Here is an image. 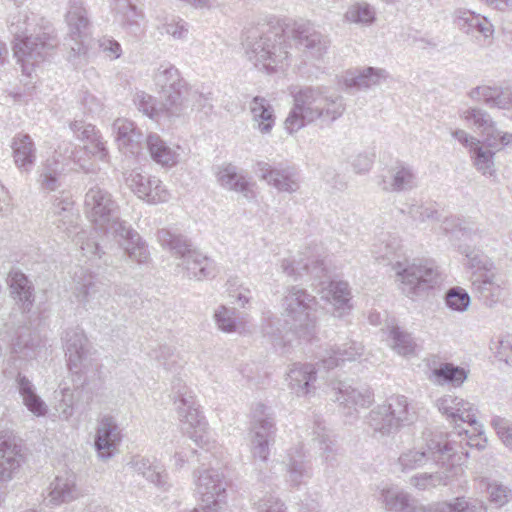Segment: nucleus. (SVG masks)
Instances as JSON below:
<instances>
[{"mask_svg": "<svg viewBox=\"0 0 512 512\" xmlns=\"http://www.w3.org/2000/svg\"><path fill=\"white\" fill-rule=\"evenodd\" d=\"M84 210L89 220L107 234L113 235L127 256L139 263H147L150 253L145 241L118 216V205L112 195L99 186L91 187L85 194Z\"/></svg>", "mask_w": 512, "mask_h": 512, "instance_id": "f257e3e1", "label": "nucleus"}, {"mask_svg": "<svg viewBox=\"0 0 512 512\" xmlns=\"http://www.w3.org/2000/svg\"><path fill=\"white\" fill-rule=\"evenodd\" d=\"M44 349V341L38 332L26 326L20 327L10 344L9 356L3 368V376L15 380L23 404L38 417L47 413V405L22 371H26L32 362L41 356Z\"/></svg>", "mask_w": 512, "mask_h": 512, "instance_id": "f03ea898", "label": "nucleus"}, {"mask_svg": "<svg viewBox=\"0 0 512 512\" xmlns=\"http://www.w3.org/2000/svg\"><path fill=\"white\" fill-rule=\"evenodd\" d=\"M44 349V341L38 332L26 326L20 327L10 344L9 356L3 368V376L15 380L23 404L38 417L47 413V405L22 371H26L32 362L41 356Z\"/></svg>", "mask_w": 512, "mask_h": 512, "instance_id": "7ed1b4c3", "label": "nucleus"}, {"mask_svg": "<svg viewBox=\"0 0 512 512\" xmlns=\"http://www.w3.org/2000/svg\"><path fill=\"white\" fill-rule=\"evenodd\" d=\"M290 93L293 97V107L284 123L289 133L297 132L315 121L330 126L341 118L346 110L343 96L328 94L327 89L321 86H303Z\"/></svg>", "mask_w": 512, "mask_h": 512, "instance_id": "20e7f679", "label": "nucleus"}, {"mask_svg": "<svg viewBox=\"0 0 512 512\" xmlns=\"http://www.w3.org/2000/svg\"><path fill=\"white\" fill-rule=\"evenodd\" d=\"M242 44L248 60L267 73L277 71L289 58L290 44L285 40V29L279 20L247 28Z\"/></svg>", "mask_w": 512, "mask_h": 512, "instance_id": "39448f33", "label": "nucleus"}, {"mask_svg": "<svg viewBox=\"0 0 512 512\" xmlns=\"http://www.w3.org/2000/svg\"><path fill=\"white\" fill-rule=\"evenodd\" d=\"M31 16L33 13L28 10H19L11 16L8 26L9 32L14 36V56L21 65L22 73L27 76L31 75L34 66L43 61L59 43L51 26H44L35 35H28Z\"/></svg>", "mask_w": 512, "mask_h": 512, "instance_id": "423d86ee", "label": "nucleus"}, {"mask_svg": "<svg viewBox=\"0 0 512 512\" xmlns=\"http://www.w3.org/2000/svg\"><path fill=\"white\" fill-rule=\"evenodd\" d=\"M316 297L297 285L289 286L281 301L285 322L298 338L311 340L316 332Z\"/></svg>", "mask_w": 512, "mask_h": 512, "instance_id": "0eeeda50", "label": "nucleus"}, {"mask_svg": "<svg viewBox=\"0 0 512 512\" xmlns=\"http://www.w3.org/2000/svg\"><path fill=\"white\" fill-rule=\"evenodd\" d=\"M68 27L63 46L67 60L79 68L88 63L90 56L91 23L83 0H70L65 15Z\"/></svg>", "mask_w": 512, "mask_h": 512, "instance_id": "6e6552de", "label": "nucleus"}, {"mask_svg": "<svg viewBox=\"0 0 512 512\" xmlns=\"http://www.w3.org/2000/svg\"><path fill=\"white\" fill-rule=\"evenodd\" d=\"M157 239L162 247L169 249L181 259L178 266L183 268L188 279L201 281L215 277V262L199 250L193 249L186 237L174 234L168 229H160L157 232Z\"/></svg>", "mask_w": 512, "mask_h": 512, "instance_id": "1a4fd4ad", "label": "nucleus"}, {"mask_svg": "<svg viewBox=\"0 0 512 512\" xmlns=\"http://www.w3.org/2000/svg\"><path fill=\"white\" fill-rule=\"evenodd\" d=\"M463 452L459 454L450 440L431 439L425 447L406 449L398 457L397 465L401 472L408 473L422 468L430 459L440 467L451 466L454 474L463 472L461 461Z\"/></svg>", "mask_w": 512, "mask_h": 512, "instance_id": "9d476101", "label": "nucleus"}, {"mask_svg": "<svg viewBox=\"0 0 512 512\" xmlns=\"http://www.w3.org/2000/svg\"><path fill=\"white\" fill-rule=\"evenodd\" d=\"M172 391L174 393L175 400L179 402L178 414L180 421L183 423V430L197 446L204 450V455L203 453L198 454L197 450L190 452L191 458L196 457V461L200 463V457L207 459V453L211 446L207 432V422L200 414L198 407H196L191 391H189L186 385L182 383L180 378L173 380Z\"/></svg>", "mask_w": 512, "mask_h": 512, "instance_id": "9b49d317", "label": "nucleus"}, {"mask_svg": "<svg viewBox=\"0 0 512 512\" xmlns=\"http://www.w3.org/2000/svg\"><path fill=\"white\" fill-rule=\"evenodd\" d=\"M52 223L56 228L72 241L79 245L83 254L88 258H102L100 245L94 239L88 237L87 232L78 227L79 215L74 209V201L68 192H61L56 196L50 210Z\"/></svg>", "mask_w": 512, "mask_h": 512, "instance_id": "f8f14e48", "label": "nucleus"}, {"mask_svg": "<svg viewBox=\"0 0 512 512\" xmlns=\"http://www.w3.org/2000/svg\"><path fill=\"white\" fill-rule=\"evenodd\" d=\"M416 420V412L404 395H392L383 404L374 407L366 416V423L374 433L389 436Z\"/></svg>", "mask_w": 512, "mask_h": 512, "instance_id": "ddd939ff", "label": "nucleus"}, {"mask_svg": "<svg viewBox=\"0 0 512 512\" xmlns=\"http://www.w3.org/2000/svg\"><path fill=\"white\" fill-rule=\"evenodd\" d=\"M393 269L401 282L402 292L409 297L420 296L440 284V272L429 259L396 261Z\"/></svg>", "mask_w": 512, "mask_h": 512, "instance_id": "4468645a", "label": "nucleus"}, {"mask_svg": "<svg viewBox=\"0 0 512 512\" xmlns=\"http://www.w3.org/2000/svg\"><path fill=\"white\" fill-rule=\"evenodd\" d=\"M154 80L160 88L162 107L167 116H180L184 111L182 95L186 86L180 79L178 69L172 65H161L154 76Z\"/></svg>", "mask_w": 512, "mask_h": 512, "instance_id": "2eb2a0df", "label": "nucleus"}, {"mask_svg": "<svg viewBox=\"0 0 512 512\" xmlns=\"http://www.w3.org/2000/svg\"><path fill=\"white\" fill-rule=\"evenodd\" d=\"M74 294L86 310H94L107 304L109 287L84 267H77L73 274Z\"/></svg>", "mask_w": 512, "mask_h": 512, "instance_id": "dca6fc26", "label": "nucleus"}, {"mask_svg": "<svg viewBox=\"0 0 512 512\" xmlns=\"http://www.w3.org/2000/svg\"><path fill=\"white\" fill-rule=\"evenodd\" d=\"M274 418L269 413V408L257 403L252 409V453L255 458L266 461L269 456V444L275 436Z\"/></svg>", "mask_w": 512, "mask_h": 512, "instance_id": "f3484780", "label": "nucleus"}, {"mask_svg": "<svg viewBox=\"0 0 512 512\" xmlns=\"http://www.w3.org/2000/svg\"><path fill=\"white\" fill-rule=\"evenodd\" d=\"M285 40L291 37L297 47L309 56L320 59L326 54L330 41L327 36L318 31L309 21H296L292 27L286 26Z\"/></svg>", "mask_w": 512, "mask_h": 512, "instance_id": "a211bd4d", "label": "nucleus"}, {"mask_svg": "<svg viewBox=\"0 0 512 512\" xmlns=\"http://www.w3.org/2000/svg\"><path fill=\"white\" fill-rule=\"evenodd\" d=\"M63 340L69 370L75 374L85 372L90 366V346L84 331L68 329Z\"/></svg>", "mask_w": 512, "mask_h": 512, "instance_id": "6ab92c4d", "label": "nucleus"}, {"mask_svg": "<svg viewBox=\"0 0 512 512\" xmlns=\"http://www.w3.org/2000/svg\"><path fill=\"white\" fill-rule=\"evenodd\" d=\"M195 485L202 503L211 504L220 511L226 498L227 483L224 475L216 469L194 471Z\"/></svg>", "mask_w": 512, "mask_h": 512, "instance_id": "aec40b11", "label": "nucleus"}, {"mask_svg": "<svg viewBox=\"0 0 512 512\" xmlns=\"http://www.w3.org/2000/svg\"><path fill=\"white\" fill-rule=\"evenodd\" d=\"M125 183L139 199L147 203L167 202L170 198V194L162 185L161 180L155 176L132 170L125 173Z\"/></svg>", "mask_w": 512, "mask_h": 512, "instance_id": "412c9836", "label": "nucleus"}, {"mask_svg": "<svg viewBox=\"0 0 512 512\" xmlns=\"http://www.w3.org/2000/svg\"><path fill=\"white\" fill-rule=\"evenodd\" d=\"M256 175L281 192L293 193L299 188V177L293 166L279 163L275 166L259 161L255 166Z\"/></svg>", "mask_w": 512, "mask_h": 512, "instance_id": "4be33fe9", "label": "nucleus"}, {"mask_svg": "<svg viewBox=\"0 0 512 512\" xmlns=\"http://www.w3.org/2000/svg\"><path fill=\"white\" fill-rule=\"evenodd\" d=\"M332 400L347 409L346 415H353L357 408L369 406L374 395L369 388H357L347 381H336L332 383Z\"/></svg>", "mask_w": 512, "mask_h": 512, "instance_id": "5701e85b", "label": "nucleus"}, {"mask_svg": "<svg viewBox=\"0 0 512 512\" xmlns=\"http://www.w3.org/2000/svg\"><path fill=\"white\" fill-rule=\"evenodd\" d=\"M282 271L294 280L302 278L304 275H310L311 278L322 282V278L327 276L328 270L325 259L319 254H314L307 249L303 257L298 260L283 259L281 263Z\"/></svg>", "mask_w": 512, "mask_h": 512, "instance_id": "b1692460", "label": "nucleus"}, {"mask_svg": "<svg viewBox=\"0 0 512 512\" xmlns=\"http://www.w3.org/2000/svg\"><path fill=\"white\" fill-rule=\"evenodd\" d=\"M121 430L112 416H104L98 423L94 439V447L99 458L109 460L112 458L121 442Z\"/></svg>", "mask_w": 512, "mask_h": 512, "instance_id": "393cba45", "label": "nucleus"}, {"mask_svg": "<svg viewBox=\"0 0 512 512\" xmlns=\"http://www.w3.org/2000/svg\"><path fill=\"white\" fill-rule=\"evenodd\" d=\"M378 185L386 192H405L417 187V177L413 168L404 162H396L381 176Z\"/></svg>", "mask_w": 512, "mask_h": 512, "instance_id": "a878e982", "label": "nucleus"}, {"mask_svg": "<svg viewBox=\"0 0 512 512\" xmlns=\"http://www.w3.org/2000/svg\"><path fill=\"white\" fill-rule=\"evenodd\" d=\"M111 11L125 32L135 39H140L144 28L140 23L143 18L142 11L131 0H109Z\"/></svg>", "mask_w": 512, "mask_h": 512, "instance_id": "bb28decb", "label": "nucleus"}, {"mask_svg": "<svg viewBox=\"0 0 512 512\" xmlns=\"http://www.w3.org/2000/svg\"><path fill=\"white\" fill-rule=\"evenodd\" d=\"M437 406L439 411L447 415L451 423H455L457 427H459L458 421L470 426L478 425L475 407L462 398L445 395L437 400Z\"/></svg>", "mask_w": 512, "mask_h": 512, "instance_id": "cd10ccee", "label": "nucleus"}, {"mask_svg": "<svg viewBox=\"0 0 512 512\" xmlns=\"http://www.w3.org/2000/svg\"><path fill=\"white\" fill-rule=\"evenodd\" d=\"M287 482L291 487L299 488L306 485L313 476L310 458L302 447L291 449L286 463Z\"/></svg>", "mask_w": 512, "mask_h": 512, "instance_id": "c85d7f7f", "label": "nucleus"}, {"mask_svg": "<svg viewBox=\"0 0 512 512\" xmlns=\"http://www.w3.org/2000/svg\"><path fill=\"white\" fill-rule=\"evenodd\" d=\"M468 96L474 101H483L490 108L510 109L512 90L508 87L482 85L471 89Z\"/></svg>", "mask_w": 512, "mask_h": 512, "instance_id": "c756f323", "label": "nucleus"}, {"mask_svg": "<svg viewBox=\"0 0 512 512\" xmlns=\"http://www.w3.org/2000/svg\"><path fill=\"white\" fill-rule=\"evenodd\" d=\"M10 294L23 312H29L33 306L35 295L34 286L28 277L20 270H11L7 277Z\"/></svg>", "mask_w": 512, "mask_h": 512, "instance_id": "7c9ffc66", "label": "nucleus"}, {"mask_svg": "<svg viewBox=\"0 0 512 512\" xmlns=\"http://www.w3.org/2000/svg\"><path fill=\"white\" fill-rule=\"evenodd\" d=\"M389 77L388 72L382 68L366 67L357 71H348L343 77V84L347 89L363 90L380 85Z\"/></svg>", "mask_w": 512, "mask_h": 512, "instance_id": "2f4dec72", "label": "nucleus"}, {"mask_svg": "<svg viewBox=\"0 0 512 512\" xmlns=\"http://www.w3.org/2000/svg\"><path fill=\"white\" fill-rule=\"evenodd\" d=\"M381 498L385 507L389 511L394 512H430V505L424 506L420 504L409 493L398 489H384Z\"/></svg>", "mask_w": 512, "mask_h": 512, "instance_id": "473e14b6", "label": "nucleus"}, {"mask_svg": "<svg viewBox=\"0 0 512 512\" xmlns=\"http://www.w3.org/2000/svg\"><path fill=\"white\" fill-rule=\"evenodd\" d=\"M363 353V346L355 341H350L341 346L326 349L320 356L318 365L330 370L340 365V362L354 361Z\"/></svg>", "mask_w": 512, "mask_h": 512, "instance_id": "72a5a7b5", "label": "nucleus"}, {"mask_svg": "<svg viewBox=\"0 0 512 512\" xmlns=\"http://www.w3.org/2000/svg\"><path fill=\"white\" fill-rule=\"evenodd\" d=\"M316 369L309 363H295L287 373L288 385L297 395H307L314 389Z\"/></svg>", "mask_w": 512, "mask_h": 512, "instance_id": "f704fd0d", "label": "nucleus"}, {"mask_svg": "<svg viewBox=\"0 0 512 512\" xmlns=\"http://www.w3.org/2000/svg\"><path fill=\"white\" fill-rule=\"evenodd\" d=\"M145 146L151 159L163 167L175 166L179 161V154L157 133L147 135Z\"/></svg>", "mask_w": 512, "mask_h": 512, "instance_id": "c9c22d12", "label": "nucleus"}, {"mask_svg": "<svg viewBox=\"0 0 512 512\" xmlns=\"http://www.w3.org/2000/svg\"><path fill=\"white\" fill-rule=\"evenodd\" d=\"M13 158L15 165L22 171H29L36 160V148L28 134H18L12 141Z\"/></svg>", "mask_w": 512, "mask_h": 512, "instance_id": "e433bc0d", "label": "nucleus"}, {"mask_svg": "<svg viewBox=\"0 0 512 512\" xmlns=\"http://www.w3.org/2000/svg\"><path fill=\"white\" fill-rule=\"evenodd\" d=\"M473 292L486 307L492 308L501 298V288L494 282V274L476 275L472 281Z\"/></svg>", "mask_w": 512, "mask_h": 512, "instance_id": "4c0bfd02", "label": "nucleus"}, {"mask_svg": "<svg viewBox=\"0 0 512 512\" xmlns=\"http://www.w3.org/2000/svg\"><path fill=\"white\" fill-rule=\"evenodd\" d=\"M217 182L225 189L242 193L246 198L251 192V183L246 177L237 171V167L232 164H226L217 168Z\"/></svg>", "mask_w": 512, "mask_h": 512, "instance_id": "58836bf2", "label": "nucleus"}, {"mask_svg": "<svg viewBox=\"0 0 512 512\" xmlns=\"http://www.w3.org/2000/svg\"><path fill=\"white\" fill-rule=\"evenodd\" d=\"M455 24L466 34L478 32L487 38L493 32L492 24L486 17H482L469 10H457L455 12Z\"/></svg>", "mask_w": 512, "mask_h": 512, "instance_id": "ea45409f", "label": "nucleus"}, {"mask_svg": "<svg viewBox=\"0 0 512 512\" xmlns=\"http://www.w3.org/2000/svg\"><path fill=\"white\" fill-rule=\"evenodd\" d=\"M486 503L479 498L458 496L450 501L430 505V512H487Z\"/></svg>", "mask_w": 512, "mask_h": 512, "instance_id": "a19ab883", "label": "nucleus"}, {"mask_svg": "<svg viewBox=\"0 0 512 512\" xmlns=\"http://www.w3.org/2000/svg\"><path fill=\"white\" fill-rule=\"evenodd\" d=\"M79 495L74 475L57 476L50 484L49 503L59 505L70 502Z\"/></svg>", "mask_w": 512, "mask_h": 512, "instance_id": "79ce46f5", "label": "nucleus"}, {"mask_svg": "<svg viewBox=\"0 0 512 512\" xmlns=\"http://www.w3.org/2000/svg\"><path fill=\"white\" fill-rule=\"evenodd\" d=\"M130 464L133 470L147 481L159 488H167V473L160 464L147 458L133 459Z\"/></svg>", "mask_w": 512, "mask_h": 512, "instance_id": "37998d69", "label": "nucleus"}, {"mask_svg": "<svg viewBox=\"0 0 512 512\" xmlns=\"http://www.w3.org/2000/svg\"><path fill=\"white\" fill-rule=\"evenodd\" d=\"M433 380L438 385L460 387L467 379V371L452 363L443 362L431 369Z\"/></svg>", "mask_w": 512, "mask_h": 512, "instance_id": "c03bdc74", "label": "nucleus"}, {"mask_svg": "<svg viewBox=\"0 0 512 512\" xmlns=\"http://www.w3.org/2000/svg\"><path fill=\"white\" fill-rule=\"evenodd\" d=\"M251 112L258 129L262 133H268L274 126L275 116L269 101L261 96H255L251 102Z\"/></svg>", "mask_w": 512, "mask_h": 512, "instance_id": "a18cd8bd", "label": "nucleus"}, {"mask_svg": "<svg viewBox=\"0 0 512 512\" xmlns=\"http://www.w3.org/2000/svg\"><path fill=\"white\" fill-rule=\"evenodd\" d=\"M329 294L335 306L334 316L341 318L351 309V293L349 285L344 281L329 282Z\"/></svg>", "mask_w": 512, "mask_h": 512, "instance_id": "49530a36", "label": "nucleus"}, {"mask_svg": "<svg viewBox=\"0 0 512 512\" xmlns=\"http://www.w3.org/2000/svg\"><path fill=\"white\" fill-rule=\"evenodd\" d=\"M444 471L435 473H422L415 475L410 479L411 485L419 490H426L437 485H448L452 478L458 474H454L451 466L442 467Z\"/></svg>", "mask_w": 512, "mask_h": 512, "instance_id": "de8ad7c7", "label": "nucleus"}, {"mask_svg": "<svg viewBox=\"0 0 512 512\" xmlns=\"http://www.w3.org/2000/svg\"><path fill=\"white\" fill-rule=\"evenodd\" d=\"M459 251L461 254L465 255L469 267L474 269L475 273H479L478 275L492 273L494 263L482 251L469 245H460Z\"/></svg>", "mask_w": 512, "mask_h": 512, "instance_id": "09e8293b", "label": "nucleus"}, {"mask_svg": "<svg viewBox=\"0 0 512 512\" xmlns=\"http://www.w3.org/2000/svg\"><path fill=\"white\" fill-rule=\"evenodd\" d=\"M471 154L475 168L483 175H492L494 172V151L484 147L480 141H472Z\"/></svg>", "mask_w": 512, "mask_h": 512, "instance_id": "8fccbe9b", "label": "nucleus"}, {"mask_svg": "<svg viewBox=\"0 0 512 512\" xmlns=\"http://www.w3.org/2000/svg\"><path fill=\"white\" fill-rule=\"evenodd\" d=\"M391 347L399 355L411 356L415 354L416 343L410 333L399 326H392L389 331Z\"/></svg>", "mask_w": 512, "mask_h": 512, "instance_id": "3c124183", "label": "nucleus"}, {"mask_svg": "<svg viewBox=\"0 0 512 512\" xmlns=\"http://www.w3.org/2000/svg\"><path fill=\"white\" fill-rule=\"evenodd\" d=\"M312 435V440L318 443L319 449L322 451V458L337 453L336 442L322 421L318 419L314 421Z\"/></svg>", "mask_w": 512, "mask_h": 512, "instance_id": "603ef678", "label": "nucleus"}, {"mask_svg": "<svg viewBox=\"0 0 512 512\" xmlns=\"http://www.w3.org/2000/svg\"><path fill=\"white\" fill-rule=\"evenodd\" d=\"M210 93L204 94L198 90L188 89L187 87L183 91L182 101L184 102V111L181 114L186 113L188 108L191 110H205L206 113L212 109Z\"/></svg>", "mask_w": 512, "mask_h": 512, "instance_id": "864d4df0", "label": "nucleus"}, {"mask_svg": "<svg viewBox=\"0 0 512 512\" xmlns=\"http://www.w3.org/2000/svg\"><path fill=\"white\" fill-rule=\"evenodd\" d=\"M445 304L453 311L465 312L471 304V297L462 287H451L445 294Z\"/></svg>", "mask_w": 512, "mask_h": 512, "instance_id": "5fc2aeb1", "label": "nucleus"}, {"mask_svg": "<svg viewBox=\"0 0 512 512\" xmlns=\"http://www.w3.org/2000/svg\"><path fill=\"white\" fill-rule=\"evenodd\" d=\"M347 21L362 25H370L375 21V11L367 3H356L345 13Z\"/></svg>", "mask_w": 512, "mask_h": 512, "instance_id": "6e6d98bb", "label": "nucleus"}, {"mask_svg": "<svg viewBox=\"0 0 512 512\" xmlns=\"http://www.w3.org/2000/svg\"><path fill=\"white\" fill-rule=\"evenodd\" d=\"M461 117L467 122L472 123L482 133L491 130L495 122L491 115L484 109L478 107H470L463 111Z\"/></svg>", "mask_w": 512, "mask_h": 512, "instance_id": "4d7b16f0", "label": "nucleus"}, {"mask_svg": "<svg viewBox=\"0 0 512 512\" xmlns=\"http://www.w3.org/2000/svg\"><path fill=\"white\" fill-rule=\"evenodd\" d=\"M215 321L220 330L231 333L238 329L235 308L221 306L214 314Z\"/></svg>", "mask_w": 512, "mask_h": 512, "instance_id": "13d9d810", "label": "nucleus"}, {"mask_svg": "<svg viewBox=\"0 0 512 512\" xmlns=\"http://www.w3.org/2000/svg\"><path fill=\"white\" fill-rule=\"evenodd\" d=\"M489 501L497 507H502L512 498V491L509 487L496 481L487 484Z\"/></svg>", "mask_w": 512, "mask_h": 512, "instance_id": "bf43d9fd", "label": "nucleus"}, {"mask_svg": "<svg viewBox=\"0 0 512 512\" xmlns=\"http://www.w3.org/2000/svg\"><path fill=\"white\" fill-rule=\"evenodd\" d=\"M75 406L76 402L74 392L70 388L62 389L61 399L55 407L59 418L62 420H68L73 415Z\"/></svg>", "mask_w": 512, "mask_h": 512, "instance_id": "052dcab7", "label": "nucleus"}, {"mask_svg": "<svg viewBox=\"0 0 512 512\" xmlns=\"http://www.w3.org/2000/svg\"><path fill=\"white\" fill-rule=\"evenodd\" d=\"M119 150L126 155L136 156L140 153L143 145V134L139 128L132 132L128 138L117 141Z\"/></svg>", "mask_w": 512, "mask_h": 512, "instance_id": "680f3d73", "label": "nucleus"}, {"mask_svg": "<svg viewBox=\"0 0 512 512\" xmlns=\"http://www.w3.org/2000/svg\"><path fill=\"white\" fill-rule=\"evenodd\" d=\"M119 150L126 155L136 156L140 153L143 145V134L139 128L132 132L128 138L117 141Z\"/></svg>", "mask_w": 512, "mask_h": 512, "instance_id": "e2e57ef3", "label": "nucleus"}, {"mask_svg": "<svg viewBox=\"0 0 512 512\" xmlns=\"http://www.w3.org/2000/svg\"><path fill=\"white\" fill-rule=\"evenodd\" d=\"M407 214L416 222H426L438 219V211L433 205L411 204Z\"/></svg>", "mask_w": 512, "mask_h": 512, "instance_id": "0e129e2a", "label": "nucleus"}, {"mask_svg": "<svg viewBox=\"0 0 512 512\" xmlns=\"http://www.w3.org/2000/svg\"><path fill=\"white\" fill-rule=\"evenodd\" d=\"M491 425L495 429L497 436L502 443L512 450V422L501 417H494Z\"/></svg>", "mask_w": 512, "mask_h": 512, "instance_id": "69168bd1", "label": "nucleus"}, {"mask_svg": "<svg viewBox=\"0 0 512 512\" xmlns=\"http://www.w3.org/2000/svg\"><path fill=\"white\" fill-rule=\"evenodd\" d=\"M150 356L157 360L166 370H171L176 364V356L174 350L167 345H160L151 351Z\"/></svg>", "mask_w": 512, "mask_h": 512, "instance_id": "338daca9", "label": "nucleus"}, {"mask_svg": "<svg viewBox=\"0 0 512 512\" xmlns=\"http://www.w3.org/2000/svg\"><path fill=\"white\" fill-rule=\"evenodd\" d=\"M257 512H285L284 503L272 494H266L256 503Z\"/></svg>", "mask_w": 512, "mask_h": 512, "instance_id": "774afa93", "label": "nucleus"}]
</instances>
